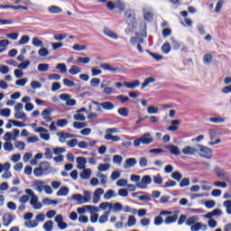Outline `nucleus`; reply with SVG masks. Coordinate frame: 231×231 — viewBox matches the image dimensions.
<instances>
[{
    "label": "nucleus",
    "instance_id": "nucleus-25",
    "mask_svg": "<svg viewBox=\"0 0 231 231\" xmlns=\"http://www.w3.org/2000/svg\"><path fill=\"white\" fill-rule=\"evenodd\" d=\"M191 231H199V230H203L206 231L207 230V225L201 223V222H197L196 224H194L191 227H190Z\"/></svg>",
    "mask_w": 231,
    "mask_h": 231
},
{
    "label": "nucleus",
    "instance_id": "nucleus-8",
    "mask_svg": "<svg viewBox=\"0 0 231 231\" xmlns=\"http://www.w3.org/2000/svg\"><path fill=\"white\" fill-rule=\"evenodd\" d=\"M197 154L201 158H210L212 155V150L207 146L197 144Z\"/></svg>",
    "mask_w": 231,
    "mask_h": 231
},
{
    "label": "nucleus",
    "instance_id": "nucleus-11",
    "mask_svg": "<svg viewBox=\"0 0 231 231\" xmlns=\"http://www.w3.org/2000/svg\"><path fill=\"white\" fill-rule=\"evenodd\" d=\"M143 43V38L140 36V33H136V37H133L130 40V44H137V50L140 53H143V50L142 49V44Z\"/></svg>",
    "mask_w": 231,
    "mask_h": 231
},
{
    "label": "nucleus",
    "instance_id": "nucleus-44",
    "mask_svg": "<svg viewBox=\"0 0 231 231\" xmlns=\"http://www.w3.org/2000/svg\"><path fill=\"white\" fill-rule=\"evenodd\" d=\"M112 198H116V194H115V190L109 189L107 192L105 193L104 199L109 200Z\"/></svg>",
    "mask_w": 231,
    "mask_h": 231
},
{
    "label": "nucleus",
    "instance_id": "nucleus-31",
    "mask_svg": "<svg viewBox=\"0 0 231 231\" xmlns=\"http://www.w3.org/2000/svg\"><path fill=\"white\" fill-rule=\"evenodd\" d=\"M124 86L128 89H136L140 86V80H134V82H124Z\"/></svg>",
    "mask_w": 231,
    "mask_h": 231
},
{
    "label": "nucleus",
    "instance_id": "nucleus-24",
    "mask_svg": "<svg viewBox=\"0 0 231 231\" xmlns=\"http://www.w3.org/2000/svg\"><path fill=\"white\" fill-rule=\"evenodd\" d=\"M138 163V161L134 158H128L124 162V169H131V167H134Z\"/></svg>",
    "mask_w": 231,
    "mask_h": 231
},
{
    "label": "nucleus",
    "instance_id": "nucleus-10",
    "mask_svg": "<svg viewBox=\"0 0 231 231\" xmlns=\"http://www.w3.org/2000/svg\"><path fill=\"white\" fill-rule=\"evenodd\" d=\"M63 102H66V106H69V107H73L77 106V100L71 99V95L69 94H60L59 97Z\"/></svg>",
    "mask_w": 231,
    "mask_h": 231
},
{
    "label": "nucleus",
    "instance_id": "nucleus-2",
    "mask_svg": "<svg viewBox=\"0 0 231 231\" xmlns=\"http://www.w3.org/2000/svg\"><path fill=\"white\" fill-rule=\"evenodd\" d=\"M25 194L30 196V205L32 207L33 210H41L42 208V203L39 201V197L35 195V192L31 189H25Z\"/></svg>",
    "mask_w": 231,
    "mask_h": 231
},
{
    "label": "nucleus",
    "instance_id": "nucleus-5",
    "mask_svg": "<svg viewBox=\"0 0 231 231\" xmlns=\"http://www.w3.org/2000/svg\"><path fill=\"white\" fill-rule=\"evenodd\" d=\"M51 167L50 162H42L39 167L33 170V174L36 178H42V175L46 174V172L50 171Z\"/></svg>",
    "mask_w": 231,
    "mask_h": 231
},
{
    "label": "nucleus",
    "instance_id": "nucleus-18",
    "mask_svg": "<svg viewBox=\"0 0 231 231\" xmlns=\"http://www.w3.org/2000/svg\"><path fill=\"white\" fill-rule=\"evenodd\" d=\"M55 222L60 230H66V228H68V224L64 222V217L62 215L56 216Z\"/></svg>",
    "mask_w": 231,
    "mask_h": 231
},
{
    "label": "nucleus",
    "instance_id": "nucleus-39",
    "mask_svg": "<svg viewBox=\"0 0 231 231\" xmlns=\"http://www.w3.org/2000/svg\"><path fill=\"white\" fill-rule=\"evenodd\" d=\"M69 194V188L68 187H61L60 190L57 192V196H68Z\"/></svg>",
    "mask_w": 231,
    "mask_h": 231
},
{
    "label": "nucleus",
    "instance_id": "nucleus-48",
    "mask_svg": "<svg viewBox=\"0 0 231 231\" xmlns=\"http://www.w3.org/2000/svg\"><path fill=\"white\" fill-rule=\"evenodd\" d=\"M43 230H45V231L53 230V221L49 220V221L45 222L43 225Z\"/></svg>",
    "mask_w": 231,
    "mask_h": 231
},
{
    "label": "nucleus",
    "instance_id": "nucleus-57",
    "mask_svg": "<svg viewBox=\"0 0 231 231\" xmlns=\"http://www.w3.org/2000/svg\"><path fill=\"white\" fill-rule=\"evenodd\" d=\"M11 114L10 108H4L0 110V115L5 118H9Z\"/></svg>",
    "mask_w": 231,
    "mask_h": 231
},
{
    "label": "nucleus",
    "instance_id": "nucleus-40",
    "mask_svg": "<svg viewBox=\"0 0 231 231\" xmlns=\"http://www.w3.org/2000/svg\"><path fill=\"white\" fill-rule=\"evenodd\" d=\"M97 178H99L101 185H106L107 183V176L104 175L102 172H97L96 174Z\"/></svg>",
    "mask_w": 231,
    "mask_h": 231
},
{
    "label": "nucleus",
    "instance_id": "nucleus-45",
    "mask_svg": "<svg viewBox=\"0 0 231 231\" xmlns=\"http://www.w3.org/2000/svg\"><path fill=\"white\" fill-rule=\"evenodd\" d=\"M48 11L51 14H60L62 12V9L59 6L56 5H51L48 8Z\"/></svg>",
    "mask_w": 231,
    "mask_h": 231
},
{
    "label": "nucleus",
    "instance_id": "nucleus-16",
    "mask_svg": "<svg viewBox=\"0 0 231 231\" xmlns=\"http://www.w3.org/2000/svg\"><path fill=\"white\" fill-rule=\"evenodd\" d=\"M215 173L217 174V178H220V180H225V181H230V179L228 178V173H226L225 170L217 167L215 169Z\"/></svg>",
    "mask_w": 231,
    "mask_h": 231
},
{
    "label": "nucleus",
    "instance_id": "nucleus-58",
    "mask_svg": "<svg viewBox=\"0 0 231 231\" xmlns=\"http://www.w3.org/2000/svg\"><path fill=\"white\" fill-rule=\"evenodd\" d=\"M30 64H32V62L30 60H24L22 63H20L18 65L19 69H27L28 66H30Z\"/></svg>",
    "mask_w": 231,
    "mask_h": 231
},
{
    "label": "nucleus",
    "instance_id": "nucleus-52",
    "mask_svg": "<svg viewBox=\"0 0 231 231\" xmlns=\"http://www.w3.org/2000/svg\"><path fill=\"white\" fill-rule=\"evenodd\" d=\"M38 54L40 55V57H48V55H50V51H48V49L42 47L39 51H38Z\"/></svg>",
    "mask_w": 231,
    "mask_h": 231
},
{
    "label": "nucleus",
    "instance_id": "nucleus-54",
    "mask_svg": "<svg viewBox=\"0 0 231 231\" xmlns=\"http://www.w3.org/2000/svg\"><path fill=\"white\" fill-rule=\"evenodd\" d=\"M14 146L16 149H18V151H24V148L26 147V144L24 143V142L22 141H16L14 143Z\"/></svg>",
    "mask_w": 231,
    "mask_h": 231
},
{
    "label": "nucleus",
    "instance_id": "nucleus-30",
    "mask_svg": "<svg viewBox=\"0 0 231 231\" xmlns=\"http://www.w3.org/2000/svg\"><path fill=\"white\" fill-rule=\"evenodd\" d=\"M103 32L106 37H109L110 39H118V35H116L115 32L111 31L109 28H105Z\"/></svg>",
    "mask_w": 231,
    "mask_h": 231
},
{
    "label": "nucleus",
    "instance_id": "nucleus-15",
    "mask_svg": "<svg viewBox=\"0 0 231 231\" xmlns=\"http://www.w3.org/2000/svg\"><path fill=\"white\" fill-rule=\"evenodd\" d=\"M35 133H40V137L42 140H44L45 142H49L50 140V134L48 133V130L44 127H38L35 130Z\"/></svg>",
    "mask_w": 231,
    "mask_h": 231
},
{
    "label": "nucleus",
    "instance_id": "nucleus-63",
    "mask_svg": "<svg viewBox=\"0 0 231 231\" xmlns=\"http://www.w3.org/2000/svg\"><path fill=\"white\" fill-rule=\"evenodd\" d=\"M223 206L226 208V214H231V200H226Z\"/></svg>",
    "mask_w": 231,
    "mask_h": 231
},
{
    "label": "nucleus",
    "instance_id": "nucleus-9",
    "mask_svg": "<svg viewBox=\"0 0 231 231\" xmlns=\"http://www.w3.org/2000/svg\"><path fill=\"white\" fill-rule=\"evenodd\" d=\"M10 167H12V165L10 164V162H5V164L0 163V174L1 172H3V171H5V172L2 175V178L4 180H8L10 178H12V172L8 171H10Z\"/></svg>",
    "mask_w": 231,
    "mask_h": 231
},
{
    "label": "nucleus",
    "instance_id": "nucleus-50",
    "mask_svg": "<svg viewBox=\"0 0 231 231\" xmlns=\"http://www.w3.org/2000/svg\"><path fill=\"white\" fill-rule=\"evenodd\" d=\"M109 167H110V165L107 163H106V164L101 163V164H99L97 171L99 172H107V171H109Z\"/></svg>",
    "mask_w": 231,
    "mask_h": 231
},
{
    "label": "nucleus",
    "instance_id": "nucleus-59",
    "mask_svg": "<svg viewBox=\"0 0 231 231\" xmlns=\"http://www.w3.org/2000/svg\"><path fill=\"white\" fill-rule=\"evenodd\" d=\"M73 127L75 129H84V127H88V123L74 122L73 123Z\"/></svg>",
    "mask_w": 231,
    "mask_h": 231
},
{
    "label": "nucleus",
    "instance_id": "nucleus-55",
    "mask_svg": "<svg viewBox=\"0 0 231 231\" xmlns=\"http://www.w3.org/2000/svg\"><path fill=\"white\" fill-rule=\"evenodd\" d=\"M122 162H124V158H122L121 155H114L113 163H116V165H122Z\"/></svg>",
    "mask_w": 231,
    "mask_h": 231
},
{
    "label": "nucleus",
    "instance_id": "nucleus-61",
    "mask_svg": "<svg viewBox=\"0 0 231 231\" xmlns=\"http://www.w3.org/2000/svg\"><path fill=\"white\" fill-rule=\"evenodd\" d=\"M4 149L5 151H8V152L14 151V144L9 141H5V143H4Z\"/></svg>",
    "mask_w": 231,
    "mask_h": 231
},
{
    "label": "nucleus",
    "instance_id": "nucleus-22",
    "mask_svg": "<svg viewBox=\"0 0 231 231\" xmlns=\"http://www.w3.org/2000/svg\"><path fill=\"white\" fill-rule=\"evenodd\" d=\"M57 134H58V136H60V142L61 143H65L66 140H68L69 138H77V135L68 134V133H58Z\"/></svg>",
    "mask_w": 231,
    "mask_h": 231
},
{
    "label": "nucleus",
    "instance_id": "nucleus-51",
    "mask_svg": "<svg viewBox=\"0 0 231 231\" xmlns=\"http://www.w3.org/2000/svg\"><path fill=\"white\" fill-rule=\"evenodd\" d=\"M103 93L105 95H115V93H116V90L113 87H106L103 90Z\"/></svg>",
    "mask_w": 231,
    "mask_h": 231
},
{
    "label": "nucleus",
    "instance_id": "nucleus-12",
    "mask_svg": "<svg viewBox=\"0 0 231 231\" xmlns=\"http://www.w3.org/2000/svg\"><path fill=\"white\" fill-rule=\"evenodd\" d=\"M151 183H152V179L151 178V176L146 175L142 178V180L140 182H137L136 187L144 189H147V185H151Z\"/></svg>",
    "mask_w": 231,
    "mask_h": 231
},
{
    "label": "nucleus",
    "instance_id": "nucleus-21",
    "mask_svg": "<svg viewBox=\"0 0 231 231\" xmlns=\"http://www.w3.org/2000/svg\"><path fill=\"white\" fill-rule=\"evenodd\" d=\"M143 12L145 21H152V7H143Z\"/></svg>",
    "mask_w": 231,
    "mask_h": 231
},
{
    "label": "nucleus",
    "instance_id": "nucleus-3",
    "mask_svg": "<svg viewBox=\"0 0 231 231\" xmlns=\"http://www.w3.org/2000/svg\"><path fill=\"white\" fill-rule=\"evenodd\" d=\"M71 201H77L80 205L84 203H89L91 201V191L85 190L83 195L81 194H73L70 198Z\"/></svg>",
    "mask_w": 231,
    "mask_h": 231
},
{
    "label": "nucleus",
    "instance_id": "nucleus-33",
    "mask_svg": "<svg viewBox=\"0 0 231 231\" xmlns=\"http://www.w3.org/2000/svg\"><path fill=\"white\" fill-rule=\"evenodd\" d=\"M156 82V79L150 77L144 79L143 83L142 84L141 89H145L149 84H154Z\"/></svg>",
    "mask_w": 231,
    "mask_h": 231
},
{
    "label": "nucleus",
    "instance_id": "nucleus-28",
    "mask_svg": "<svg viewBox=\"0 0 231 231\" xmlns=\"http://www.w3.org/2000/svg\"><path fill=\"white\" fill-rule=\"evenodd\" d=\"M76 162L78 163V169H79L80 171L86 169V158L84 157H78L76 159Z\"/></svg>",
    "mask_w": 231,
    "mask_h": 231
},
{
    "label": "nucleus",
    "instance_id": "nucleus-20",
    "mask_svg": "<svg viewBox=\"0 0 231 231\" xmlns=\"http://www.w3.org/2000/svg\"><path fill=\"white\" fill-rule=\"evenodd\" d=\"M164 148H166L171 154H173V156H180L181 154L180 148L174 144L166 145Z\"/></svg>",
    "mask_w": 231,
    "mask_h": 231
},
{
    "label": "nucleus",
    "instance_id": "nucleus-34",
    "mask_svg": "<svg viewBox=\"0 0 231 231\" xmlns=\"http://www.w3.org/2000/svg\"><path fill=\"white\" fill-rule=\"evenodd\" d=\"M84 171L80 173L81 180H89L91 178V169H83Z\"/></svg>",
    "mask_w": 231,
    "mask_h": 231
},
{
    "label": "nucleus",
    "instance_id": "nucleus-60",
    "mask_svg": "<svg viewBox=\"0 0 231 231\" xmlns=\"http://www.w3.org/2000/svg\"><path fill=\"white\" fill-rule=\"evenodd\" d=\"M56 69H60L61 73H66L68 71V67L64 63H60L56 66Z\"/></svg>",
    "mask_w": 231,
    "mask_h": 231
},
{
    "label": "nucleus",
    "instance_id": "nucleus-41",
    "mask_svg": "<svg viewBox=\"0 0 231 231\" xmlns=\"http://www.w3.org/2000/svg\"><path fill=\"white\" fill-rule=\"evenodd\" d=\"M203 62H204V64L210 66V64H212V54H210V53L205 54L203 56Z\"/></svg>",
    "mask_w": 231,
    "mask_h": 231
},
{
    "label": "nucleus",
    "instance_id": "nucleus-7",
    "mask_svg": "<svg viewBox=\"0 0 231 231\" xmlns=\"http://www.w3.org/2000/svg\"><path fill=\"white\" fill-rule=\"evenodd\" d=\"M33 218V213L28 212L25 213L23 216L24 219V226L26 228H37L39 226V223H37V220H32Z\"/></svg>",
    "mask_w": 231,
    "mask_h": 231
},
{
    "label": "nucleus",
    "instance_id": "nucleus-47",
    "mask_svg": "<svg viewBox=\"0 0 231 231\" xmlns=\"http://www.w3.org/2000/svg\"><path fill=\"white\" fill-rule=\"evenodd\" d=\"M180 120H173L171 121V125L168 128L170 131H178V125H180Z\"/></svg>",
    "mask_w": 231,
    "mask_h": 231
},
{
    "label": "nucleus",
    "instance_id": "nucleus-29",
    "mask_svg": "<svg viewBox=\"0 0 231 231\" xmlns=\"http://www.w3.org/2000/svg\"><path fill=\"white\" fill-rule=\"evenodd\" d=\"M101 108L105 109V111H113V109H115V105L109 101H106L101 103Z\"/></svg>",
    "mask_w": 231,
    "mask_h": 231
},
{
    "label": "nucleus",
    "instance_id": "nucleus-6",
    "mask_svg": "<svg viewBox=\"0 0 231 231\" xmlns=\"http://www.w3.org/2000/svg\"><path fill=\"white\" fill-rule=\"evenodd\" d=\"M116 133H120L118 131V128L114 127V128H107L106 130V134L104 136L105 140L110 141V142H120L121 138L117 135H113L116 134Z\"/></svg>",
    "mask_w": 231,
    "mask_h": 231
},
{
    "label": "nucleus",
    "instance_id": "nucleus-56",
    "mask_svg": "<svg viewBox=\"0 0 231 231\" xmlns=\"http://www.w3.org/2000/svg\"><path fill=\"white\" fill-rule=\"evenodd\" d=\"M28 42H30V38L28 37V35H23V36H22V38L18 42V44L20 46H23L24 44H28Z\"/></svg>",
    "mask_w": 231,
    "mask_h": 231
},
{
    "label": "nucleus",
    "instance_id": "nucleus-17",
    "mask_svg": "<svg viewBox=\"0 0 231 231\" xmlns=\"http://www.w3.org/2000/svg\"><path fill=\"white\" fill-rule=\"evenodd\" d=\"M14 219H15V217H14V216H12V214L5 213L2 217V224L4 226H9L14 222Z\"/></svg>",
    "mask_w": 231,
    "mask_h": 231
},
{
    "label": "nucleus",
    "instance_id": "nucleus-4",
    "mask_svg": "<svg viewBox=\"0 0 231 231\" xmlns=\"http://www.w3.org/2000/svg\"><path fill=\"white\" fill-rule=\"evenodd\" d=\"M154 142V139L151 135V133H145L141 137L137 138L134 142V147H140V144L143 145H151Z\"/></svg>",
    "mask_w": 231,
    "mask_h": 231
},
{
    "label": "nucleus",
    "instance_id": "nucleus-64",
    "mask_svg": "<svg viewBox=\"0 0 231 231\" xmlns=\"http://www.w3.org/2000/svg\"><path fill=\"white\" fill-rule=\"evenodd\" d=\"M162 51L165 54L170 53L171 51V44L170 43H164L162 46Z\"/></svg>",
    "mask_w": 231,
    "mask_h": 231
},
{
    "label": "nucleus",
    "instance_id": "nucleus-35",
    "mask_svg": "<svg viewBox=\"0 0 231 231\" xmlns=\"http://www.w3.org/2000/svg\"><path fill=\"white\" fill-rule=\"evenodd\" d=\"M81 72H82V69L76 65H72L69 69V73L70 75H79V73H81Z\"/></svg>",
    "mask_w": 231,
    "mask_h": 231
},
{
    "label": "nucleus",
    "instance_id": "nucleus-32",
    "mask_svg": "<svg viewBox=\"0 0 231 231\" xmlns=\"http://www.w3.org/2000/svg\"><path fill=\"white\" fill-rule=\"evenodd\" d=\"M14 118H16V120L26 122L28 120V116H26V113L24 112H15Z\"/></svg>",
    "mask_w": 231,
    "mask_h": 231
},
{
    "label": "nucleus",
    "instance_id": "nucleus-46",
    "mask_svg": "<svg viewBox=\"0 0 231 231\" xmlns=\"http://www.w3.org/2000/svg\"><path fill=\"white\" fill-rule=\"evenodd\" d=\"M32 45L36 46V48H42V47H44V42H42V41L39 40V38L34 37V38H32Z\"/></svg>",
    "mask_w": 231,
    "mask_h": 231
},
{
    "label": "nucleus",
    "instance_id": "nucleus-19",
    "mask_svg": "<svg viewBox=\"0 0 231 231\" xmlns=\"http://www.w3.org/2000/svg\"><path fill=\"white\" fill-rule=\"evenodd\" d=\"M86 210H92L93 212H98V208L95 206H84L83 208H78L77 212L79 216H84Z\"/></svg>",
    "mask_w": 231,
    "mask_h": 231
},
{
    "label": "nucleus",
    "instance_id": "nucleus-13",
    "mask_svg": "<svg viewBox=\"0 0 231 231\" xmlns=\"http://www.w3.org/2000/svg\"><path fill=\"white\" fill-rule=\"evenodd\" d=\"M106 6L109 10H115V8H117V10H121V12H124V9L125 8V5L121 1H116V3L113 2H107Z\"/></svg>",
    "mask_w": 231,
    "mask_h": 231
},
{
    "label": "nucleus",
    "instance_id": "nucleus-43",
    "mask_svg": "<svg viewBox=\"0 0 231 231\" xmlns=\"http://www.w3.org/2000/svg\"><path fill=\"white\" fill-rule=\"evenodd\" d=\"M48 69H50V64L48 63H40L38 65V71H40L41 73L48 71Z\"/></svg>",
    "mask_w": 231,
    "mask_h": 231
},
{
    "label": "nucleus",
    "instance_id": "nucleus-42",
    "mask_svg": "<svg viewBox=\"0 0 231 231\" xmlns=\"http://www.w3.org/2000/svg\"><path fill=\"white\" fill-rule=\"evenodd\" d=\"M199 220L197 217H191L186 220V225L188 226H192L197 224V222Z\"/></svg>",
    "mask_w": 231,
    "mask_h": 231
},
{
    "label": "nucleus",
    "instance_id": "nucleus-14",
    "mask_svg": "<svg viewBox=\"0 0 231 231\" xmlns=\"http://www.w3.org/2000/svg\"><path fill=\"white\" fill-rule=\"evenodd\" d=\"M198 152V145L195 146H185L182 148V153L186 156H194V154H197Z\"/></svg>",
    "mask_w": 231,
    "mask_h": 231
},
{
    "label": "nucleus",
    "instance_id": "nucleus-1",
    "mask_svg": "<svg viewBox=\"0 0 231 231\" xmlns=\"http://www.w3.org/2000/svg\"><path fill=\"white\" fill-rule=\"evenodd\" d=\"M32 189L33 190H36V192H39L40 194H42L43 190L45 194L51 195L53 194V189H51V186L47 185L44 180H36L32 181Z\"/></svg>",
    "mask_w": 231,
    "mask_h": 231
},
{
    "label": "nucleus",
    "instance_id": "nucleus-62",
    "mask_svg": "<svg viewBox=\"0 0 231 231\" xmlns=\"http://www.w3.org/2000/svg\"><path fill=\"white\" fill-rule=\"evenodd\" d=\"M118 114L120 116H127L129 115V109L125 107H121L118 109Z\"/></svg>",
    "mask_w": 231,
    "mask_h": 231
},
{
    "label": "nucleus",
    "instance_id": "nucleus-26",
    "mask_svg": "<svg viewBox=\"0 0 231 231\" xmlns=\"http://www.w3.org/2000/svg\"><path fill=\"white\" fill-rule=\"evenodd\" d=\"M223 214V211L219 208H216L213 211L206 214L205 217L208 219H212V217H216V216H221Z\"/></svg>",
    "mask_w": 231,
    "mask_h": 231
},
{
    "label": "nucleus",
    "instance_id": "nucleus-27",
    "mask_svg": "<svg viewBox=\"0 0 231 231\" xmlns=\"http://www.w3.org/2000/svg\"><path fill=\"white\" fill-rule=\"evenodd\" d=\"M51 115V108H46L42 111V116L45 122H51V117L50 116Z\"/></svg>",
    "mask_w": 231,
    "mask_h": 231
},
{
    "label": "nucleus",
    "instance_id": "nucleus-23",
    "mask_svg": "<svg viewBox=\"0 0 231 231\" xmlns=\"http://www.w3.org/2000/svg\"><path fill=\"white\" fill-rule=\"evenodd\" d=\"M102 194H104V189L102 188H98L94 191V195H93L94 205H97V203L100 201V196H102Z\"/></svg>",
    "mask_w": 231,
    "mask_h": 231
},
{
    "label": "nucleus",
    "instance_id": "nucleus-53",
    "mask_svg": "<svg viewBox=\"0 0 231 231\" xmlns=\"http://www.w3.org/2000/svg\"><path fill=\"white\" fill-rule=\"evenodd\" d=\"M159 111H160V109L156 106H148V109H147V113L149 115H158Z\"/></svg>",
    "mask_w": 231,
    "mask_h": 231
},
{
    "label": "nucleus",
    "instance_id": "nucleus-36",
    "mask_svg": "<svg viewBox=\"0 0 231 231\" xmlns=\"http://www.w3.org/2000/svg\"><path fill=\"white\" fill-rule=\"evenodd\" d=\"M109 214H111V210L106 211V212L99 217V223H101V225H104V223H107V220L109 219Z\"/></svg>",
    "mask_w": 231,
    "mask_h": 231
},
{
    "label": "nucleus",
    "instance_id": "nucleus-38",
    "mask_svg": "<svg viewBox=\"0 0 231 231\" xmlns=\"http://www.w3.org/2000/svg\"><path fill=\"white\" fill-rule=\"evenodd\" d=\"M200 189H202V190H210L212 189V185H210V183H208V181L207 180H201L200 181Z\"/></svg>",
    "mask_w": 231,
    "mask_h": 231
},
{
    "label": "nucleus",
    "instance_id": "nucleus-37",
    "mask_svg": "<svg viewBox=\"0 0 231 231\" xmlns=\"http://www.w3.org/2000/svg\"><path fill=\"white\" fill-rule=\"evenodd\" d=\"M178 220V215H173V216H167L164 223L165 225H171V223H175V221Z\"/></svg>",
    "mask_w": 231,
    "mask_h": 231
},
{
    "label": "nucleus",
    "instance_id": "nucleus-49",
    "mask_svg": "<svg viewBox=\"0 0 231 231\" xmlns=\"http://www.w3.org/2000/svg\"><path fill=\"white\" fill-rule=\"evenodd\" d=\"M124 208V206L120 202H116L114 205H112V209L114 212H122Z\"/></svg>",
    "mask_w": 231,
    "mask_h": 231
}]
</instances>
